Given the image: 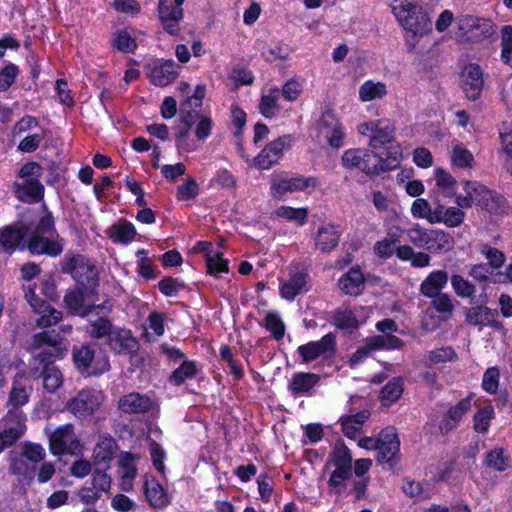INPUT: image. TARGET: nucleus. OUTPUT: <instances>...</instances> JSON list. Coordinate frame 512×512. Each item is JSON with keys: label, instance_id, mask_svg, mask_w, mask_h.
<instances>
[{"label": "nucleus", "instance_id": "51", "mask_svg": "<svg viewBox=\"0 0 512 512\" xmlns=\"http://www.w3.org/2000/svg\"><path fill=\"white\" fill-rule=\"evenodd\" d=\"M318 380L315 374L299 373L293 378L292 388L297 393H306L317 384Z\"/></svg>", "mask_w": 512, "mask_h": 512}, {"label": "nucleus", "instance_id": "15", "mask_svg": "<svg viewBox=\"0 0 512 512\" xmlns=\"http://www.w3.org/2000/svg\"><path fill=\"white\" fill-rule=\"evenodd\" d=\"M371 313L372 311L369 307L359 306L351 309L350 307L342 306L335 311L333 322L339 329L354 330L359 325L365 323Z\"/></svg>", "mask_w": 512, "mask_h": 512}, {"label": "nucleus", "instance_id": "61", "mask_svg": "<svg viewBox=\"0 0 512 512\" xmlns=\"http://www.w3.org/2000/svg\"><path fill=\"white\" fill-rule=\"evenodd\" d=\"M206 266L208 272L215 276L222 272H228V262L223 259L221 253L207 254Z\"/></svg>", "mask_w": 512, "mask_h": 512}, {"label": "nucleus", "instance_id": "18", "mask_svg": "<svg viewBox=\"0 0 512 512\" xmlns=\"http://www.w3.org/2000/svg\"><path fill=\"white\" fill-rule=\"evenodd\" d=\"M110 349L117 354H134L139 349L137 339L125 328H114L106 340Z\"/></svg>", "mask_w": 512, "mask_h": 512}, {"label": "nucleus", "instance_id": "55", "mask_svg": "<svg viewBox=\"0 0 512 512\" xmlns=\"http://www.w3.org/2000/svg\"><path fill=\"white\" fill-rule=\"evenodd\" d=\"M264 326L276 340L282 339L285 335V324L275 312H267Z\"/></svg>", "mask_w": 512, "mask_h": 512}, {"label": "nucleus", "instance_id": "43", "mask_svg": "<svg viewBox=\"0 0 512 512\" xmlns=\"http://www.w3.org/2000/svg\"><path fill=\"white\" fill-rule=\"evenodd\" d=\"M280 91L277 88L269 89L266 93H263L259 104L260 112L266 118H272L276 116L279 111L278 99Z\"/></svg>", "mask_w": 512, "mask_h": 512}, {"label": "nucleus", "instance_id": "34", "mask_svg": "<svg viewBox=\"0 0 512 512\" xmlns=\"http://www.w3.org/2000/svg\"><path fill=\"white\" fill-rule=\"evenodd\" d=\"M435 186L439 193H441L444 197L451 198L459 194L457 191V180L446 170L443 168H436L433 172Z\"/></svg>", "mask_w": 512, "mask_h": 512}, {"label": "nucleus", "instance_id": "30", "mask_svg": "<svg viewBox=\"0 0 512 512\" xmlns=\"http://www.w3.org/2000/svg\"><path fill=\"white\" fill-rule=\"evenodd\" d=\"M334 349V337L325 335L320 341L310 342L299 347V353L305 361L316 359L322 354L331 353Z\"/></svg>", "mask_w": 512, "mask_h": 512}, {"label": "nucleus", "instance_id": "11", "mask_svg": "<svg viewBox=\"0 0 512 512\" xmlns=\"http://www.w3.org/2000/svg\"><path fill=\"white\" fill-rule=\"evenodd\" d=\"M90 294L93 295L90 290H87L82 286L75 289H70L64 296V303L72 314L79 315L81 317L89 315L96 309L106 310L107 312L111 311L112 304L109 301H105L99 305L86 304V298L89 297Z\"/></svg>", "mask_w": 512, "mask_h": 512}, {"label": "nucleus", "instance_id": "44", "mask_svg": "<svg viewBox=\"0 0 512 512\" xmlns=\"http://www.w3.org/2000/svg\"><path fill=\"white\" fill-rule=\"evenodd\" d=\"M451 163L459 168H471L474 157L464 145L457 143L452 146Z\"/></svg>", "mask_w": 512, "mask_h": 512}, {"label": "nucleus", "instance_id": "46", "mask_svg": "<svg viewBox=\"0 0 512 512\" xmlns=\"http://www.w3.org/2000/svg\"><path fill=\"white\" fill-rule=\"evenodd\" d=\"M111 231L112 237L121 243L131 242L136 234L134 225L127 221H121L117 224H114L111 227Z\"/></svg>", "mask_w": 512, "mask_h": 512}, {"label": "nucleus", "instance_id": "40", "mask_svg": "<svg viewBox=\"0 0 512 512\" xmlns=\"http://www.w3.org/2000/svg\"><path fill=\"white\" fill-rule=\"evenodd\" d=\"M121 489L128 492L132 489V481L137 474L134 458L130 454L123 455L119 460Z\"/></svg>", "mask_w": 512, "mask_h": 512}, {"label": "nucleus", "instance_id": "25", "mask_svg": "<svg viewBox=\"0 0 512 512\" xmlns=\"http://www.w3.org/2000/svg\"><path fill=\"white\" fill-rule=\"evenodd\" d=\"M340 235L338 226L325 223L318 228L315 245L322 252H330L338 245Z\"/></svg>", "mask_w": 512, "mask_h": 512}, {"label": "nucleus", "instance_id": "5", "mask_svg": "<svg viewBox=\"0 0 512 512\" xmlns=\"http://www.w3.org/2000/svg\"><path fill=\"white\" fill-rule=\"evenodd\" d=\"M410 243L418 248H423L432 254H443L451 251L455 245L453 236L442 229L425 228L419 223H414L406 230Z\"/></svg>", "mask_w": 512, "mask_h": 512}, {"label": "nucleus", "instance_id": "48", "mask_svg": "<svg viewBox=\"0 0 512 512\" xmlns=\"http://www.w3.org/2000/svg\"><path fill=\"white\" fill-rule=\"evenodd\" d=\"M494 414V408L491 405L480 408L474 415V429L479 433H486Z\"/></svg>", "mask_w": 512, "mask_h": 512}, {"label": "nucleus", "instance_id": "57", "mask_svg": "<svg viewBox=\"0 0 512 512\" xmlns=\"http://www.w3.org/2000/svg\"><path fill=\"white\" fill-rule=\"evenodd\" d=\"M39 317L36 320L38 328H48L59 323L62 319V312L50 306L43 312H39Z\"/></svg>", "mask_w": 512, "mask_h": 512}, {"label": "nucleus", "instance_id": "10", "mask_svg": "<svg viewBox=\"0 0 512 512\" xmlns=\"http://www.w3.org/2000/svg\"><path fill=\"white\" fill-rule=\"evenodd\" d=\"M331 464L334 470L329 479V485L340 491L351 475L352 455L343 444L335 446L331 455Z\"/></svg>", "mask_w": 512, "mask_h": 512}, {"label": "nucleus", "instance_id": "4", "mask_svg": "<svg viewBox=\"0 0 512 512\" xmlns=\"http://www.w3.org/2000/svg\"><path fill=\"white\" fill-rule=\"evenodd\" d=\"M463 190L464 194L456 196V205L459 207L470 208L476 204L494 215L507 214L509 211L506 199L478 182L465 181Z\"/></svg>", "mask_w": 512, "mask_h": 512}, {"label": "nucleus", "instance_id": "63", "mask_svg": "<svg viewBox=\"0 0 512 512\" xmlns=\"http://www.w3.org/2000/svg\"><path fill=\"white\" fill-rule=\"evenodd\" d=\"M451 284L455 293L463 298L471 297L475 293V287L460 275H453Z\"/></svg>", "mask_w": 512, "mask_h": 512}, {"label": "nucleus", "instance_id": "14", "mask_svg": "<svg viewBox=\"0 0 512 512\" xmlns=\"http://www.w3.org/2000/svg\"><path fill=\"white\" fill-rule=\"evenodd\" d=\"M460 85L469 100H477L484 87L481 67L475 63L465 65L460 74Z\"/></svg>", "mask_w": 512, "mask_h": 512}, {"label": "nucleus", "instance_id": "59", "mask_svg": "<svg viewBox=\"0 0 512 512\" xmlns=\"http://www.w3.org/2000/svg\"><path fill=\"white\" fill-rule=\"evenodd\" d=\"M480 253L485 257L489 265L494 269L500 268L505 261V255L502 251L486 244L480 247Z\"/></svg>", "mask_w": 512, "mask_h": 512}, {"label": "nucleus", "instance_id": "1", "mask_svg": "<svg viewBox=\"0 0 512 512\" xmlns=\"http://www.w3.org/2000/svg\"><path fill=\"white\" fill-rule=\"evenodd\" d=\"M28 349L31 353L29 375L42 378L46 392H56L63 385V374L54 362L63 358L67 351L64 338L55 330H45L32 335Z\"/></svg>", "mask_w": 512, "mask_h": 512}, {"label": "nucleus", "instance_id": "37", "mask_svg": "<svg viewBox=\"0 0 512 512\" xmlns=\"http://www.w3.org/2000/svg\"><path fill=\"white\" fill-rule=\"evenodd\" d=\"M462 207L450 206L445 208L443 205L438 204V213L436 224L442 223L447 227L455 228L460 226L465 218V213Z\"/></svg>", "mask_w": 512, "mask_h": 512}, {"label": "nucleus", "instance_id": "36", "mask_svg": "<svg viewBox=\"0 0 512 512\" xmlns=\"http://www.w3.org/2000/svg\"><path fill=\"white\" fill-rule=\"evenodd\" d=\"M145 495L154 508H163L169 503V498L158 480L151 478L145 481Z\"/></svg>", "mask_w": 512, "mask_h": 512}, {"label": "nucleus", "instance_id": "52", "mask_svg": "<svg viewBox=\"0 0 512 512\" xmlns=\"http://www.w3.org/2000/svg\"><path fill=\"white\" fill-rule=\"evenodd\" d=\"M24 233L21 229L7 227L0 237L1 245L7 250L15 249L23 240Z\"/></svg>", "mask_w": 512, "mask_h": 512}, {"label": "nucleus", "instance_id": "60", "mask_svg": "<svg viewBox=\"0 0 512 512\" xmlns=\"http://www.w3.org/2000/svg\"><path fill=\"white\" fill-rule=\"evenodd\" d=\"M486 463L497 471H504L509 466L508 456L505 455L504 450L501 448H496L489 452L486 457Z\"/></svg>", "mask_w": 512, "mask_h": 512}, {"label": "nucleus", "instance_id": "62", "mask_svg": "<svg viewBox=\"0 0 512 512\" xmlns=\"http://www.w3.org/2000/svg\"><path fill=\"white\" fill-rule=\"evenodd\" d=\"M402 489L406 495L415 499H426L431 497L430 491L425 489L424 485L420 482L405 480Z\"/></svg>", "mask_w": 512, "mask_h": 512}, {"label": "nucleus", "instance_id": "16", "mask_svg": "<svg viewBox=\"0 0 512 512\" xmlns=\"http://www.w3.org/2000/svg\"><path fill=\"white\" fill-rule=\"evenodd\" d=\"M27 247L32 254H46L56 257L63 251V239L58 234L54 236L31 234Z\"/></svg>", "mask_w": 512, "mask_h": 512}, {"label": "nucleus", "instance_id": "42", "mask_svg": "<svg viewBox=\"0 0 512 512\" xmlns=\"http://www.w3.org/2000/svg\"><path fill=\"white\" fill-rule=\"evenodd\" d=\"M116 448V442L111 436H100L93 451L95 460L97 462L110 461L114 457Z\"/></svg>", "mask_w": 512, "mask_h": 512}, {"label": "nucleus", "instance_id": "53", "mask_svg": "<svg viewBox=\"0 0 512 512\" xmlns=\"http://www.w3.org/2000/svg\"><path fill=\"white\" fill-rule=\"evenodd\" d=\"M113 330V325L108 318L99 317L98 319L90 322L89 335L96 339L103 337L108 338Z\"/></svg>", "mask_w": 512, "mask_h": 512}, {"label": "nucleus", "instance_id": "54", "mask_svg": "<svg viewBox=\"0 0 512 512\" xmlns=\"http://www.w3.org/2000/svg\"><path fill=\"white\" fill-rule=\"evenodd\" d=\"M397 180L403 186L406 193L411 197H418L424 193L425 187L422 181L416 179H409V176L404 172L397 175Z\"/></svg>", "mask_w": 512, "mask_h": 512}, {"label": "nucleus", "instance_id": "22", "mask_svg": "<svg viewBox=\"0 0 512 512\" xmlns=\"http://www.w3.org/2000/svg\"><path fill=\"white\" fill-rule=\"evenodd\" d=\"M154 401L146 394L131 392L122 396L118 401V408L127 414H142L150 411Z\"/></svg>", "mask_w": 512, "mask_h": 512}, {"label": "nucleus", "instance_id": "33", "mask_svg": "<svg viewBox=\"0 0 512 512\" xmlns=\"http://www.w3.org/2000/svg\"><path fill=\"white\" fill-rule=\"evenodd\" d=\"M339 288L347 295L357 296L364 289V276L359 269L352 268L338 282Z\"/></svg>", "mask_w": 512, "mask_h": 512}, {"label": "nucleus", "instance_id": "58", "mask_svg": "<svg viewBox=\"0 0 512 512\" xmlns=\"http://www.w3.org/2000/svg\"><path fill=\"white\" fill-rule=\"evenodd\" d=\"M196 373L193 362L184 361L171 375L170 382L175 385L182 384L186 379L192 378Z\"/></svg>", "mask_w": 512, "mask_h": 512}, {"label": "nucleus", "instance_id": "29", "mask_svg": "<svg viewBox=\"0 0 512 512\" xmlns=\"http://www.w3.org/2000/svg\"><path fill=\"white\" fill-rule=\"evenodd\" d=\"M389 93L388 86L382 81L366 80L358 90L359 100L363 103L381 101L387 97Z\"/></svg>", "mask_w": 512, "mask_h": 512}, {"label": "nucleus", "instance_id": "41", "mask_svg": "<svg viewBox=\"0 0 512 512\" xmlns=\"http://www.w3.org/2000/svg\"><path fill=\"white\" fill-rule=\"evenodd\" d=\"M369 413L367 411H361L355 415L347 416L342 418V430L343 433L351 438L355 439L361 429L365 421L368 419Z\"/></svg>", "mask_w": 512, "mask_h": 512}, {"label": "nucleus", "instance_id": "19", "mask_svg": "<svg viewBox=\"0 0 512 512\" xmlns=\"http://www.w3.org/2000/svg\"><path fill=\"white\" fill-rule=\"evenodd\" d=\"M378 461L381 463L394 460L400 450V441L394 428L388 427L378 435Z\"/></svg>", "mask_w": 512, "mask_h": 512}, {"label": "nucleus", "instance_id": "9", "mask_svg": "<svg viewBox=\"0 0 512 512\" xmlns=\"http://www.w3.org/2000/svg\"><path fill=\"white\" fill-rule=\"evenodd\" d=\"M76 368L81 372L102 374L109 371V360L105 355L95 357V350L89 344L75 346L72 351Z\"/></svg>", "mask_w": 512, "mask_h": 512}, {"label": "nucleus", "instance_id": "21", "mask_svg": "<svg viewBox=\"0 0 512 512\" xmlns=\"http://www.w3.org/2000/svg\"><path fill=\"white\" fill-rule=\"evenodd\" d=\"M285 137H280L269 144L254 158V165L259 169H269L284 156Z\"/></svg>", "mask_w": 512, "mask_h": 512}, {"label": "nucleus", "instance_id": "17", "mask_svg": "<svg viewBox=\"0 0 512 512\" xmlns=\"http://www.w3.org/2000/svg\"><path fill=\"white\" fill-rule=\"evenodd\" d=\"M158 17L165 32L177 35L180 32V22L183 20L182 7H175L168 0H159Z\"/></svg>", "mask_w": 512, "mask_h": 512}, {"label": "nucleus", "instance_id": "39", "mask_svg": "<svg viewBox=\"0 0 512 512\" xmlns=\"http://www.w3.org/2000/svg\"><path fill=\"white\" fill-rule=\"evenodd\" d=\"M410 213L415 219H423L430 224H436L438 205L432 209L428 200L424 198H417L411 204Z\"/></svg>", "mask_w": 512, "mask_h": 512}, {"label": "nucleus", "instance_id": "64", "mask_svg": "<svg viewBox=\"0 0 512 512\" xmlns=\"http://www.w3.org/2000/svg\"><path fill=\"white\" fill-rule=\"evenodd\" d=\"M499 138L502 150L512 158V125L503 122L499 128Z\"/></svg>", "mask_w": 512, "mask_h": 512}, {"label": "nucleus", "instance_id": "32", "mask_svg": "<svg viewBox=\"0 0 512 512\" xmlns=\"http://www.w3.org/2000/svg\"><path fill=\"white\" fill-rule=\"evenodd\" d=\"M371 354L377 351L396 350L403 347L404 342L395 335H375L363 340Z\"/></svg>", "mask_w": 512, "mask_h": 512}, {"label": "nucleus", "instance_id": "12", "mask_svg": "<svg viewBox=\"0 0 512 512\" xmlns=\"http://www.w3.org/2000/svg\"><path fill=\"white\" fill-rule=\"evenodd\" d=\"M50 451L54 455L73 454L79 448V440L72 424L57 427L49 434Z\"/></svg>", "mask_w": 512, "mask_h": 512}, {"label": "nucleus", "instance_id": "7", "mask_svg": "<svg viewBox=\"0 0 512 512\" xmlns=\"http://www.w3.org/2000/svg\"><path fill=\"white\" fill-rule=\"evenodd\" d=\"M457 37L462 42L477 43L494 34L490 20L464 15L458 19Z\"/></svg>", "mask_w": 512, "mask_h": 512}, {"label": "nucleus", "instance_id": "56", "mask_svg": "<svg viewBox=\"0 0 512 512\" xmlns=\"http://www.w3.org/2000/svg\"><path fill=\"white\" fill-rule=\"evenodd\" d=\"M455 359L456 353L451 347H442L432 350L426 356L427 362L431 365H438Z\"/></svg>", "mask_w": 512, "mask_h": 512}, {"label": "nucleus", "instance_id": "20", "mask_svg": "<svg viewBox=\"0 0 512 512\" xmlns=\"http://www.w3.org/2000/svg\"><path fill=\"white\" fill-rule=\"evenodd\" d=\"M147 74L151 82L156 86H167L178 76L176 64L173 60L155 62L147 67Z\"/></svg>", "mask_w": 512, "mask_h": 512}, {"label": "nucleus", "instance_id": "27", "mask_svg": "<svg viewBox=\"0 0 512 512\" xmlns=\"http://www.w3.org/2000/svg\"><path fill=\"white\" fill-rule=\"evenodd\" d=\"M472 397L473 395H469L466 398L460 400L456 405L452 406L446 413L444 419L440 424L441 431L448 432L455 428L463 416L471 409L472 407Z\"/></svg>", "mask_w": 512, "mask_h": 512}, {"label": "nucleus", "instance_id": "2", "mask_svg": "<svg viewBox=\"0 0 512 512\" xmlns=\"http://www.w3.org/2000/svg\"><path fill=\"white\" fill-rule=\"evenodd\" d=\"M393 15L405 30V41L414 49L420 39L432 32V22L417 0H390Z\"/></svg>", "mask_w": 512, "mask_h": 512}, {"label": "nucleus", "instance_id": "31", "mask_svg": "<svg viewBox=\"0 0 512 512\" xmlns=\"http://www.w3.org/2000/svg\"><path fill=\"white\" fill-rule=\"evenodd\" d=\"M448 274L443 270H434L422 281L420 292L428 297H435L447 285Z\"/></svg>", "mask_w": 512, "mask_h": 512}, {"label": "nucleus", "instance_id": "23", "mask_svg": "<svg viewBox=\"0 0 512 512\" xmlns=\"http://www.w3.org/2000/svg\"><path fill=\"white\" fill-rule=\"evenodd\" d=\"M384 147L386 151L383 155L378 154V152H374V163H376L377 174L395 169L399 166L403 158L402 148L399 143L390 144Z\"/></svg>", "mask_w": 512, "mask_h": 512}, {"label": "nucleus", "instance_id": "49", "mask_svg": "<svg viewBox=\"0 0 512 512\" xmlns=\"http://www.w3.org/2000/svg\"><path fill=\"white\" fill-rule=\"evenodd\" d=\"M112 46L123 53H132L137 47L136 41L128 31L119 30L115 33Z\"/></svg>", "mask_w": 512, "mask_h": 512}, {"label": "nucleus", "instance_id": "6", "mask_svg": "<svg viewBox=\"0 0 512 512\" xmlns=\"http://www.w3.org/2000/svg\"><path fill=\"white\" fill-rule=\"evenodd\" d=\"M61 270L70 274L80 286L95 294L98 286L97 271L87 257L81 254H66L61 261Z\"/></svg>", "mask_w": 512, "mask_h": 512}, {"label": "nucleus", "instance_id": "28", "mask_svg": "<svg viewBox=\"0 0 512 512\" xmlns=\"http://www.w3.org/2000/svg\"><path fill=\"white\" fill-rule=\"evenodd\" d=\"M379 125L374 134L370 138L369 146L373 152H377L380 148L395 144L394 135L395 127L388 119H379Z\"/></svg>", "mask_w": 512, "mask_h": 512}, {"label": "nucleus", "instance_id": "35", "mask_svg": "<svg viewBox=\"0 0 512 512\" xmlns=\"http://www.w3.org/2000/svg\"><path fill=\"white\" fill-rule=\"evenodd\" d=\"M310 287L306 267L294 266L290 268V298L309 291Z\"/></svg>", "mask_w": 512, "mask_h": 512}, {"label": "nucleus", "instance_id": "38", "mask_svg": "<svg viewBox=\"0 0 512 512\" xmlns=\"http://www.w3.org/2000/svg\"><path fill=\"white\" fill-rule=\"evenodd\" d=\"M497 312L485 306L470 309L466 314V320L471 325L496 326Z\"/></svg>", "mask_w": 512, "mask_h": 512}, {"label": "nucleus", "instance_id": "8", "mask_svg": "<svg viewBox=\"0 0 512 512\" xmlns=\"http://www.w3.org/2000/svg\"><path fill=\"white\" fill-rule=\"evenodd\" d=\"M104 394L96 389H83L66 404V409L78 419L93 415L104 402Z\"/></svg>", "mask_w": 512, "mask_h": 512}, {"label": "nucleus", "instance_id": "47", "mask_svg": "<svg viewBox=\"0 0 512 512\" xmlns=\"http://www.w3.org/2000/svg\"><path fill=\"white\" fill-rule=\"evenodd\" d=\"M501 60L512 67V26L505 25L501 28Z\"/></svg>", "mask_w": 512, "mask_h": 512}, {"label": "nucleus", "instance_id": "26", "mask_svg": "<svg viewBox=\"0 0 512 512\" xmlns=\"http://www.w3.org/2000/svg\"><path fill=\"white\" fill-rule=\"evenodd\" d=\"M25 416L18 410H9L6 416L0 421V431L17 441L25 429Z\"/></svg>", "mask_w": 512, "mask_h": 512}, {"label": "nucleus", "instance_id": "45", "mask_svg": "<svg viewBox=\"0 0 512 512\" xmlns=\"http://www.w3.org/2000/svg\"><path fill=\"white\" fill-rule=\"evenodd\" d=\"M403 393V382L401 378L389 381L381 391V401L384 405L396 402Z\"/></svg>", "mask_w": 512, "mask_h": 512}, {"label": "nucleus", "instance_id": "3", "mask_svg": "<svg viewBox=\"0 0 512 512\" xmlns=\"http://www.w3.org/2000/svg\"><path fill=\"white\" fill-rule=\"evenodd\" d=\"M403 229L399 225L388 226L386 236L375 242L374 254L381 259H389L393 255L404 262H409L413 268L430 266L431 256L424 251H416L408 244H400Z\"/></svg>", "mask_w": 512, "mask_h": 512}, {"label": "nucleus", "instance_id": "24", "mask_svg": "<svg viewBox=\"0 0 512 512\" xmlns=\"http://www.w3.org/2000/svg\"><path fill=\"white\" fill-rule=\"evenodd\" d=\"M14 190L17 198L23 202H38L44 195V186L37 179L15 182Z\"/></svg>", "mask_w": 512, "mask_h": 512}, {"label": "nucleus", "instance_id": "50", "mask_svg": "<svg viewBox=\"0 0 512 512\" xmlns=\"http://www.w3.org/2000/svg\"><path fill=\"white\" fill-rule=\"evenodd\" d=\"M288 192V173L275 172L271 176V193L273 198L282 199Z\"/></svg>", "mask_w": 512, "mask_h": 512}, {"label": "nucleus", "instance_id": "13", "mask_svg": "<svg viewBox=\"0 0 512 512\" xmlns=\"http://www.w3.org/2000/svg\"><path fill=\"white\" fill-rule=\"evenodd\" d=\"M375 155L373 151L350 148L341 157L342 166L349 170H360L367 175H377Z\"/></svg>", "mask_w": 512, "mask_h": 512}]
</instances>
